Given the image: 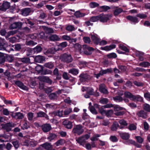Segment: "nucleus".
Instances as JSON below:
<instances>
[{
  "label": "nucleus",
  "instance_id": "obj_36",
  "mask_svg": "<svg viewBox=\"0 0 150 150\" xmlns=\"http://www.w3.org/2000/svg\"><path fill=\"white\" fill-rule=\"evenodd\" d=\"M119 123L121 125L120 126H122L124 127L126 126H127L128 125V123L124 119H122L120 120L119 121Z\"/></svg>",
  "mask_w": 150,
  "mask_h": 150
},
{
  "label": "nucleus",
  "instance_id": "obj_55",
  "mask_svg": "<svg viewBox=\"0 0 150 150\" xmlns=\"http://www.w3.org/2000/svg\"><path fill=\"white\" fill-rule=\"evenodd\" d=\"M104 108L103 106H102L98 110L99 112L102 115H104L105 112V110L104 109Z\"/></svg>",
  "mask_w": 150,
  "mask_h": 150
},
{
  "label": "nucleus",
  "instance_id": "obj_50",
  "mask_svg": "<svg viewBox=\"0 0 150 150\" xmlns=\"http://www.w3.org/2000/svg\"><path fill=\"white\" fill-rule=\"evenodd\" d=\"M110 139L113 142H116L118 141L117 138L115 136H111L110 137Z\"/></svg>",
  "mask_w": 150,
  "mask_h": 150
},
{
  "label": "nucleus",
  "instance_id": "obj_13",
  "mask_svg": "<svg viewBox=\"0 0 150 150\" xmlns=\"http://www.w3.org/2000/svg\"><path fill=\"white\" fill-rule=\"evenodd\" d=\"M91 39L94 44L96 45L99 44L100 39L95 34L91 35Z\"/></svg>",
  "mask_w": 150,
  "mask_h": 150
},
{
  "label": "nucleus",
  "instance_id": "obj_58",
  "mask_svg": "<svg viewBox=\"0 0 150 150\" xmlns=\"http://www.w3.org/2000/svg\"><path fill=\"white\" fill-rule=\"evenodd\" d=\"M12 144L16 149H17L19 146V142L18 141H15L12 142Z\"/></svg>",
  "mask_w": 150,
  "mask_h": 150
},
{
  "label": "nucleus",
  "instance_id": "obj_31",
  "mask_svg": "<svg viewBox=\"0 0 150 150\" xmlns=\"http://www.w3.org/2000/svg\"><path fill=\"white\" fill-rule=\"evenodd\" d=\"M139 66L144 67H148L150 66V63L148 62H143L140 63Z\"/></svg>",
  "mask_w": 150,
  "mask_h": 150
},
{
  "label": "nucleus",
  "instance_id": "obj_52",
  "mask_svg": "<svg viewBox=\"0 0 150 150\" xmlns=\"http://www.w3.org/2000/svg\"><path fill=\"white\" fill-rule=\"evenodd\" d=\"M44 66L46 67L51 69L54 67V65L52 63L48 62L45 63L44 64Z\"/></svg>",
  "mask_w": 150,
  "mask_h": 150
},
{
  "label": "nucleus",
  "instance_id": "obj_6",
  "mask_svg": "<svg viewBox=\"0 0 150 150\" xmlns=\"http://www.w3.org/2000/svg\"><path fill=\"white\" fill-rule=\"evenodd\" d=\"M126 18L130 21L131 23L134 24H135L136 23H138L139 21L137 17L130 15L127 16Z\"/></svg>",
  "mask_w": 150,
  "mask_h": 150
},
{
  "label": "nucleus",
  "instance_id": "obj_7",
  "mask_svg": "<svg viewBox=\"0 0 150 150\" xmlns=\"http://www.w3.org/2000/svg\"><path fill=\"white\" fill-rule=\"evenodd\" d=\"M116 47V45L114 44H111L109 46H106L104 47H101L100 49L101 50L108 51L111 50Z\"/></svg>",
  "mask_w": 150,
  "mask_h": 150
},
{
  "label": "nucleus",
  "instance_id": "obj_35",
  "mask_svg": "<svg viewBox=\"0 0 150 150\" xmlns=\"http://www.w3.org/2000/svg\"><path fill=\"white\" fill-rule=\"evenodd\" d=\"M109 100L106 98H102L99 101V102L105 105L108 103Z\"/></svg>",
  "mask_w": 150,
  "mask_h": 150
},
{
  "label": "nucleus",
  "instance_id": "obj_53",
  "mask_svg": "<svg viewBox=\"0 0 150 150\" xmlns=\"http://www.w3.org/2000/svg\"><path fill=\"white\" fill-rule=\"evenodd\" d=\"M72 111V109L69 108L65 110L64 112V115L65 116L69 114L70 112Z\"/></svg>",
  "mask_w": 150,
  "mask_h": 150
},
{
  "label": "nucleus",
  "instance_id": "obj_14",
  "mask_svg": "<svg viewBox=\"0 0 150 150\" xmlns=\"http://www.w3.org/2000/svg\"><path fill=\"white\" fill-rule=\"evenodd\" d=\"M99 91L102 93L104 94H108V91L107 89L105 88V86L104 84H101L99 87Z\"/></svg>",
  "mask_w": 150,
  "mask_h": 150
},
{
  "label": "nucleus",
  "instance_id": "obj_54",
  "mask_svg": "<svg viewBox=\"0 0 150 150\" xmlns=\"http://www.w3.org/2000/svg\"><path fill=\"white\" fill-rule=\"evenodd\" d=\"M35 70L38 73H40L43 70V67L42 66L40 65H38L35 67Z\"/></svg>",
  "mask_w": 150,
  "mask_h": 150
},
{
  "label": "nucleus",
  "instance_id": "obj_11",
  "mask_svg": "<svg viewBox=\"0 0 150 150\" xmlns=\"http://www.w3.org/2000/svg\"><path fill=\"white\" fill-rule=\"evenodd\" d=\"M38 79L41 81L46 82L50 84L52 83V80L48 77L45 76H40L38 77Z\"/></svg>",
  "mask_w": 150,
  "mask_h": 150
},
{
  "label": "nucleus",
  "instance_id": "obj_5",
  "mask_svg": "<svg viewBox=\"0 0 150 150\" xmlns=\"http://www.w3.org/2000/svg\"><path fill=\"white\" fill-rule=\"evenodd\" d=\"M111 9L114 10L113 14L115 16H117L123 12L122 8L115 6H111Z\"/></svg>",
  "mask_w": 150,
  "mask_h": 150
},
{
  "label": "nucleus",
  "instance_id": "obj_64",
  "mask_svg": "<svg viewBox=\"0 0 150 150\" xmlns=\"http://www.w3.org/2000/svg\"><path fill=\"white\" fill-rule=\"evenodd\" d=\"M83 40L85 42L87 43H90L91 41L90 38L87 37H83Z\"/></svg>",
  "mask_w": 150,
  "mask_h": 150
},
{
  "label": "nucleus",
  "instance_id": "obj_18",
  "mask_svg": "<svg viewBox=\"0 0 150 150\" xmlns=\"http://www.w3.org/2000/svg\"><path fill=\"white\" fill-rule=\"evenodd\" d=\"M79 81L81 82H83L87 81L88 79L87 75L84 73H81L79 76Z\"/></svg>",
  "mask_w": 150,
  "mask_h": 150
},
{
  "label": "nucleus",
  "instance_id": "obj_15",
  "mask_svg": "<svg viewBox=\"0 0 150 150\" xmlns=\"http://www.w3.org/2000/svg\"><path fill=\"white\" fill-rule=\"evenodd\" d=\"M15 82V84L21 89L25 90H28L27 87L24 85L22 82L19 81H16Z\"/></svg>",
  "mask_w": 150,
  "mask_h": 150
},
{
  "label": "nucleus",
  "instance_id": "obj_8",
  "mask_svg": "<svg viewBox=\"0 0 150 150\" xmlns=\"http://www.w3.org/2000/svg\"><path fill=\"white\" fill-rule=\"evenodd\" d=\"M67 45V42L66 41L57 44V46H58V48H57V51L62 50L63 49L66 47Z\"/></svg>",
  "mask_w": 150,
  "mask_h": 150
},
{
  "label": "nucleus",
  "instance_id": "obj_45",
  "mask_svg": "<svg viewBox=\"0 0 150 150\" xmlns=\"http://www.w3.org/2000/svg\"><path fill=\"white\" fill-rule=\"evenodd\" d=\"M99 5L98 4L94 2H91L89 4V6L91 8H95L98 7Z\"/></svg>",
  "mask_w": 150,
  "mask_h": 150
},
{
  "label": "nucleus",
  "instance_id": "obj_20",
  "mask_svg": "<svg viewBox=\"0 0 150 150\" xmlns=\"http://www.w3.org/2000/svg\"><path fill=\"white\" fill-rule=\"evenodd\" d=\"M137 115L138 117H142L143 119H146L147 118V113L143 110L140 111L137 113Z\"/></svg>",
  "mask_w": 150,
  "mask_h": 150
},
{
  "label": "nucleus",
  "instance_id": "obj_32",
  "mask_svg": "<svg viewBox=\"0 0 150 150\" xmlns=\"http://www.w3.org/2000/svg\"><path fill=\"white\" fill-rule=\"evenodd\" d=\"M76 141L77 143L81 145L83 143H84L86 142V140L82 136L79 137L77 139H76Z\"/></svg>",
  "mask_w": 150,
  "mask_h": 150
},
{
  "label": "nucleus",
  "instance_id": "obj_47",
  "mask_svg": "<svg viewBox=\"0 0 150 150\" xmlns=\"http://www.w3.org/2000/svg\"><path fill=\"white\" fill-rule=\"evenodd\" d=\"M114 100L116 101H118L119 102H121L123 100V98L121 96H116L113 98Z\"/></svg>",
  "mask_w": 150,
  "mask_h": 150
},
{
  "label": "nucleus",
  "instance_id": "obj_57",
  "mask_svg": "<svg viewBox=\"0 0 150 150\" xmlns=\"http://www.w3.org/2000/svg\"><path fill=\"white\" fill-rule=\"evenodd\" d=\"M130 143L132 144H133L137 148H140L142 146L141 145L139 144L138 143L132 140H130Z\"/></svg>",
  "mask_w": 150,
  "mask_h": 150
},
{
  "label": "nucleus",
  "instance_id": "obj_30",
  "mask_svg": "<svg viewBox=\"0 0 150 150\" xmlns=\"http://www.w3.org/2000/svg\"><path fill=\"white\" fill-rule=\"evenodd\" d=\"M12 127V124L11 123L5 124L4 126V128L8 132L11 129V127Z\"/></svg>",
  "mask_w": 150,
  "mask_h": 150
},
{
  "label": "nucleus",
  "instance_id": "obj_59",
  "mask_svg": "<svg viewBox=\"0 0 150 150\" xmlns=\"http://www.w3.org/2000/svg\"><path fill=\"white\" fill-rule=\"evenodd\" d=\"M70 76V75L68 74L67 73L64 72L63 74L62 77L65 79L68 80Z\"/></svg>",
  "mask_w": 150,
  "mask_h": 150
},
{
  "label": "nucleus",
  "instance_id": "obj_22",
  "mask_svg": "<svg viewBox=\"0 0 150 150\" xmlns=\"http://www.w3.org/2000/svg\"><path fill=\"white\" fill-rule=\"evenodd\" d=\"M68 73L74 75L76 76L79 74V70L75 68H72L69 70Z\"/></svg>",
  "mask_w": 150,
  "mask_h": 150
},
{
  "label": "nucleus",
  "instance_id": "obj_27",
  "mask_svg": "<svg viewBox=\"0 0 150 150\" xmlns=\"http://www.w3.org/2000/svg\"><path fill=\"white\" fill-rule=\"evenodd\" d=\"M101 76H102L107 73H112V70L111 68H108L105 70H101Z\"/></svg>",
  "mask_w": 150,
  "mask_h": 150
},
{
  "label": "nucleus",
  "instance_id": "obj_44",
  "mask_svg": "<svg viewBox=\"0 0 150 150\" xmlns=\"http://www.w3.org/2000/svg\"><path fill=\"white\" fill-rule=\"evenodd\" d=\"M58 134L59 136L62 137H65L67 135V132H66L63 131L62 130H60L58 132Z\"/></svg>",
  "mask_w": 150,
  "mask_h": 150
},
{
  "label": "nucleus",
  "instance_id": "obj_60",
  "mask_svg": "<svg viewBox=\"0 0 150 150\" xmlns=\"http://www.w3.org/2000/svg\"><path fill=\"white\" fill-rule=\"evenodd\" d=\"M134 85L137 86H142L144 85V83H142L138 82L137 81H135L133 82Z\"/></svg>",
  "mask_w": 150,
  "mask_h": 150
},
{
  "label": "nucleus",
  "instance_id": "obj_51",
  "mask_svg": "<svg viewBox=\"0 0 150 150\" xmlns=\"http://www.w3.org/2000/svg\"><path fill=\"white\" fill-rule=\"evenodd\" d=\"M137 17L141 19H144L146 18L147 16L144 14L143 13H138L136 16Z\"/></svg>",
  "mask_w": 150,
  "mask_h": 150
},
{
  "label": "nucleus",
  "instance_id": "obj_4",
  "mask_svg": "<svg viewBox=\"0 0 150 150\" xmlns=\"http://www.w3.org/2000/svg\"><path fill=\"white\" fill-rule=\"evenodd\" d=\"M99 21L103 23L107 22L112 17L110 14H104L103 13L98 15Z\"/></svg>",
  "mask_w": 150,
  "mask_h": 150
},
{
  "label": "nucleus",
  "instance_id": "obj_29",
  "mask_svg": "<svg viewBox=\"0 0 150 150\" xmlns=\"http://www.w3.org/2000/svg\"><path fill=\"white\" fill-rule=\"evenodd\" d=\"M119 47L121 50L125 51L126 52H129V50L123 45L120 44L119 45Z\"/></svg>",
  "mask_w": 150,
  "mask_h": 150
},
{
  "label": "nucleus",
  "instance_id": "obj_40",
  "mask_svg": "<svg viewBox=\"0 0 150 150\" xmlns=\"http://www.w3.org/2000/svg\"><path fill=\"white\" fill-rule=\"evenodd\" d=\"M89 109L91 112L93 114L97 115L98 113L94 107L93 106L91 105V107H90Z\"/></svg>",
  "mask_w": 150,
  "mask_h": 150
},
{
  "label": "nucleus",
  "instance_id": "obj_49",
  "mask_svg": "<svg viewBox=\"0 0 150 150\" xmlns=\"http://www.w3.org/2000/svg\"><path fill=\"white\" fill-rule=\"evenodd\" d=\"M114 110L115 111H119L123 110V108L117 105H115L113 107Z\"/></svg>",
  "mask_w": 150,
  "mask_h": 150
},
{
  "label": "nucleus",
  "instance_id": "obj_19",
  "mask_svg": "<svg viewBox=\"0 0 150 150\" xmlns=\"http://www.w3.org/2000/svg\"><path fill=\"white\" fill-rule=\"evenodd\" d=\"M45 58L43 56L38 55L35 57L34 61L36 62L42 63L45 60Z\"/></svg>",
  "mask_w": 150,
  "mask_h": 150
},
{
  "label": "nucleus",
  "instance_id": "obj_16",
  "mask_svg": "<svg viewBox=\"0 0 150 150\" xmlns=\"http://www.w3.org/2000/svg\"><path fill=\"white\" fill-rule=\"evenodd\" d=\"M122 129L124 128V127L120 126L117 122H115L113 123L111 127V130L112 131H116L117 128Z\"/></svg>",
  "mask_w": 150,
  "mask_h": 150
},
{
  "label": "nucleus",
  "instance_id": "obj_1",
  "mask_svg": "<svg viewBox=\"0 0 150 150\" xmlns=\"http://www.w3.org/2000/svg\"><path fill=\"white\" fill-rule=\"evenodd\" d=\"M124 97L128 98L133 101L142 102L143 100V98L139 95H134L128 91H125L124 93Z\"/></svg>",
  "mask_w": 150,
  "mask_h": 150
},
{
  "label": "nucleus",
  "instance_id": "obj_62",
  "mask_svg": "<svg viewBox=\"0 0 150 150\" xmlns=\"http://www.w3.org/2000/svg\"><path fill=\"white\" fill-rule=\"evenodd\" d=\"M27 117L29 120H32L33 117V114L32 112L29 113L27 114Z\"/></svg>",
  "mask_w": 150,
  "mask_h": 150
},
{
  "label": "nucleus",
  "instance_id": "obj_33",
  "mask_svg": "<svg viewBox=\"0 0 150 150\" xmlns=\"http://www.w3.org/2000/svg\"><path fill=\"white\" fill-rule=\"evenodd\" d=\"M38 117H44L48 119V117L47 115L42 111H40L37 113Z\"/></svg>",
  "mask_w": 150,
  "mask_h": 150
},
{
  "label": "nucleus",
  "instance_id": "obj_25",
  "mask_svg": "<svg viewBox=\"0 0 150 150\" xmlns=\"http://www.w3.org/2000/svg\"><path fill=\"white\" fill-rule=\"evenodd\" d=\"M30 12V8H26L22 10V14L23 16H26L29 15Z\"/></svg>",
  "mask_w": 150,
  "mask_h": 150
},
{
  "label": "nucleus",
  "instance_id": "obj_41",
  "mask_svg": "<svg viewBox=\"0 0 150 150\" xmlns=\"http://www.w3.org/2000/svg\"><path fill=\"white\" fill-rule=\"evenodd\" d=\"M74 47L77 50L79 51H81V45L79 43H76L75 44H73Z\"/></svg>",
  "mask_w": 150,
  "mask_h": 150
},
{
  "label": "nucleus",
  "instance_id": "obj_2",
  "mask_svg": "<svg viewBox=\"0 0 150 150\" xmlns=\"http://www.w3.org/2000/svg\"><path fill=\"white\" fill-rule=\"evenodd\" d=\"M83 126L81 124L75 125L72 131V133L75 136H79L84 132Z\"/></svg>",
  "mask_w": 150,
  "mask_h": 150
},
{
  "label": "nucleus",
  "instance_id": "obj_43",
  "mask_svg": "<svg viewBox=\"0 0 150 150\" xmlns=\"http://www.w3.org/2000/svg\"><path fill=\"white\" fill-rule=\"evenodd\" d=\"M144 109L148 112H150V106L147 103H145L143 105Z\"/></svg>",
  "mask_w": 150,
  "mask_h": 150
},
{
  "label": "nucleus",
  "instance_id": "obj_23",
  "mask_svg": "<svg viewBox=\"0 0 150 150\" xmlns=\"http://www.w3.org/2000/svg\"><path fill=\"white\" fill-rule=\"evenodd\" d=\"M10 7V3L8 2H4L1 7L2 8V10H6L8 9Z\"/></svg>",
  "mask_w": 150,
  "mask_h": 150
},
{
  "label": "nucleus",
  "instance_id": "obj_42",
  "mask_svg": "<svg viewBox=\"0 0 150 150\" xmlns=\"http://www.w3.org/2000/svg\"><path fill=\"white\" fill-rule=\"evenodd\" d=\"M65 143V140L61 139L57 141V146L63 145Z\"/></svg>",
  "mask_w": 150,
  "mask_h": 150
},
{
  "label": "nucleus",
  "instance_id": "obj_28",
  "mask_svg": "<svg viewBox=\"0 0 150 150\" xmlns=\"http://www.w3.org/2000/svg\"><path fill=\"white\" fill-rule=\"evenodd\" d=\"M38 144L37 141L33 140H30L28 141V146L31 147H34L35 146Z\"/></svg>",
  "mask_w": 150,
  "mask_h": 150
},
{
  "label": "nucleus",
  "instance_id": "obj_10",
  "mask_svg": "<svg viewBox=\"0 0 150 150\" xmlns=\"http://www.w3.org/2000/svg\"><path fill=\"white\" fill-rule=\"evenodd\" d=\"M7 46V44L4 39H0V50H5L6 47Z\"/></svg>",
  "mask_w": 150,
  "mask_h": 150
},
{
  "label": "nucleus",
  "instance_id": "obj_17",
  "mask_svg": "<svg viewBox=\"0 0 150 150\" xmlns=\"http://www.w3.org/2000/svg\"><path fill=\"white\" fill-rule=\"evenodd\" d=\"M12 117L16 119H22L23 118L24 115L23 114L18 112L16 113L15 114H13L11 115Z\"/></svg>",
  "mask_w": 150,
  "mask_h": 150
},
{
  "label": "nucleus",
  "instance_id": "obj_61",
  "mask_svg": "<svg viewBox=\"0 0 150 150\" xmlns=\"http://www.w3.org/2000/svg\"><path fill=\"white\" fill-rule=\"evenodd\" d=\"M136 127L134 124H130L128 126V128L130 130H135L136 129Z\"/></svg>",
  "mask_w": 150,
  "mask_h": 150
},
{
  "label": "nucleus",
  "instance_id": "obj_26",
  "mask_svg": "<svg viewBox=\"0 0 150 150\" xmlns=\"http://www.w3.org/2000/svg\"><path fill=\"white\" fill-rule=\"evenodd\" d=\"M74 15L77 18L84 16L85 14V13H81L79 11H77L74 13Z\"/></svg>",
  "mask_w": 150,
  "mask_h": 150
},
{
  "label": "nucleus",
  "instance_id": "obj_9",
  "mask_svg": "<svg viewBox=\"0 0 150 150\" xmlns=\"http://www.w3.org/2000/svg\"><path fill=\"white\" fill-rule=\"evenodd\" d=\"M63 124L66 128L68 129H71L73 127L72 122L69 120H65L64 121Z\"/></svg>",
  "mask_w": 150,
  "mask_h": 150
},
{
  "label": "nucleus",
  "instance_id": "obj_63",
  "mask_svg": "<svg viewBox=\"0 0 150 150\" xmlns=\"http://www.w3.org/2000/svg\"><path fill=\"white\" fill-rule=\"evenodd\" d=\"M62 39L63 40L69 41L71 40V37L68 35H64L62 36Z\"/></svg>",
  "mask_w": 150,
  "mask_h": 150
},
{
  "label": "nucleus",
  "instance_id": "obj_12",
  "mask_svg": "<svg viewBox=\"0 0 150 150\" xmlns=\"http://www.w3.org/2000/svg\"><path fill=\"white\" fill-rule=\"evenodd\" d=\"M119 135L120 137L123 140H128L130 137L129 134L128 133L126 132H119Z\"/></svg>",
  "mask_w": 150,
  "mask_h": 150
},
{
  "label": "nucleus",
  "instance_id": "obj_48",
  "mask_svg": "<svg viewBox=\"0 0 150 150\" xmlns=\"http://www.w3.org/2000/svg\"><path fill=\"white\" fill-rule=\"evenodd\" d=\"M66 30L69 31H72L75 30L74 27L72 25H68L66 28Z\"/></svg>",
  "mask_w": 150,
  "mask_h": 150
},
{
  "label": "nucleus",
  "instance_id": "obj_21",
  "mask_svg": "<svg viewBox=\"0 0 150 150\" xmlns=\"http://www.w3.org/2000/svg\"><path fill=\"white\" fill-rule=\"evenodd\" d=\"M51 128L50 125L49 124H45L42 126V129L44 132L49 131Z\"/></svg>",
  "mask_w": 150,
  "mask_h": 150
},
{
  "label": "nucleus",
  "instance_id": "obj_24",
  "mask_svg": "<svg viewBox=\"0 0 150 150\" xmlns=\"http://www.w3.org/2000/svg\"><path fill=\"white\" fill-rule=\"evenodd\" d=\"M42 146L47 150H55L52 149V146L50 144L48 143H46L42 145Z\"/></svg>",
  "mask_w": 150,
  "mask_h": 150
},
{
  "label": "nucleus",
  "instance_id": "obj_56",
  "mask_svg": "<svg viewBox=\"0 0 150 150\" xmlns=\"http://www.w3.org/2000/svg\"><path fill=\"white\" fill-rule=\"evenodd\" d=\"M136 139L138 142L140 144H142L144 141V139L140 136H136Z\"/></svg>",
  "mask_w": 150,
  "mask_h": 150
},
{
  "label": "nucleus",
  "instance_id": "obj_38",
  "mask_svg": "<svg viewBox=\"0 0 150 150\" xmlns=\"http://www.w3.org/2000/svg\"><path fill=\"white\" fill-rule=\"evenodd\" d=\"M42 48L40 46L38 45L33 49L34 52L35 53L40 52L42 50Z\"/></svg>",
  "mask_w": 150,
  "mask_h": 150
},
{
  "label": "nucleus",
  "instance_id": "obj_3",
  "mask_svg": "<svg viewBox=\"0 0 150 150\" xmlns=\"http://www.w3.org/2000/svg\"><path fill=\"white\" fill-rule=\"evenodd\" d=\"M59 59L62 61L67 63L71 62L73 60V58L71 54L67 53H64L62 54L59 57Z\"/></svg>",
  "mask_w": 150,
  "mask_h": 150
},
{
  "label": "nucleus",
  "instance_id": "obj_34",
  "mask_svg": "<svg viewBox=\"0 0 150 150\" xmlns=\"http://www.w3.org/2000/svg\"><path fill=\"white\" fill-rule=\"evenodd\" d=\"M106 56L108 59L115 58L117 56L116 54L114 52H112L107 54Z\"/></svg>",
  "mask_w": 150,
  "mask_h": 150
},
{
  "label": "nucleus",
  "instance_id": "obj_37",
  "mask_svg": "<svg viewBox=\"0 0 150 150\" xmlns=\"http://www.w3.org/2000/svg\"><path fill=\"white\" fill-rule=\"evenodd\" d=\"M98 15L91 17L89 20L91 22H94L99 21Z\"/></svg>",
  "mask_w": 150,
  "mask_h": 150
},
{
  "label": "nucleus",
  "instance_id": "obj_46",
  "mask_svg": "<svg viewBox=\"0 0 150 150\" xmlns=\"http://www.w3.org/2000/svg\"><path fill=\"white\" fill-rule=\"evenodd\" d=\"M83 48L84 49H87L90 52L93 51L94 50V49L93 47H90L86 45H83Z\"/></svg>",
  "mask_w": 150,
  "mask_h": 150
},
{
  "label": "nucleus",
  "instance_id": "obj_39",
  "mask_svg": "<svg viewBox=\"0 0 150 150\" xmlns=\"http://www.w3.org/2000/svg\"><path fill=\"white\" fill-rule=\"evenodd\" d=\"M100 8L103 11H106L108 10L111 9V6L110 7L107 6H103L100 7Z\"/></svg>",
  "mask_w": 150,
  "mask_h": 150
}]
</instances>
